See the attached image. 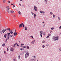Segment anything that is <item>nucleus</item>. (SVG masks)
Masks as SVG:
<instances>
[{"mask_svg": "<svg viewBox=\"0 0 61 61\" xmlns=\"http://www.w3.org/2000/svg\"><path fill=\"white\" fill-rule=\"evenodd\" d=\"M58 39H59V38L57 36L55 38H54L53 39L54 41H56V40H57Z\"/></svg>", "mask_w": 61, "mask_h": 61, "instance_id": "f257e3e1", "label": "nucleus"}, {"mask_svg": "<svg viewBox=\"0 0 61 61\" xmlns=\"http://www.w3.org/2000/svg\"><path fill=\"white\" fill-rule=\"evenodd\" d=\"M6 31V29H3L2 30V33H4L5 32V31Z\"/></svg>", "mask_w": 61, "mask_h": 61, "instance_id": "f03ea898", "label": "nucleus"}, {"mask_svg": "<svg viewBox=\"0 0 61 61\" xmlns=\"http://www.w3.org/2000/svg\"><path fill=\"white\" fill-rule=\"evenodd\" d=\"M34 8L35 10L36 11H37V7L36 6H35L34 7Z\"/></svg>", "mask_w": 61, "mask_h": 61, "instance_id": "7ed1b4c3", "label": "nucleus"}, {"mask_svg": "<svg viewBox=\"0 0 61 61\" xmlns=\"http://www.w3.org/2000/svg\"><path fill=\"white\" fill-rule=\"evenodd\" d=\"M23 25V23H21L19 25V28H20L21 27H22V26Z\"/></svg>", "mask_w": 61, "mask_h": 61, "instance_id": "20e7f679", "label": "nucleus"}, {"mask_svg": "<svg viewBox=\"0 0 61 61\" xmlns=\"http://www.w3.org/2000/svg\"><path fill=\"white\" fill-rule=\"evenodd\" d=\"M14 36H16L17 35V33H16V32L15 31L14 33Z\"/></svg>", "mask_w": 61, "mask_h": 61, "instance_id": "39448f33", "label": "nucleus"}, {"mask_svg": "<svg viewBox=\"0 0 61 61\" xmlns=\"http://www.w3.org/2000/svg\"><path fill=\"white\" fill-rule=\"evenodd\" d=\"M10 38V35H8L7 36V37L6 38V39H7L9 40V39Z\"/></svg>", "mask_w": 61, "mask_h": 61, "instance_id": "423d86ee", "label": "nucleus"}, {"mask_svg": "<svg viewBox=\"0 0 61 61\" xmlns=\"http://www.w3.org/2000/svg\"><path fill=\"white\" fill-rule=\"evenodd\" d=\"M6 7L7 10H9V9H10V8L9 7V6H6Z\"/></svg>", "mask_w": 61, "mask_h": 61, "instance_id": "0eeeda50", "label": "nucleus"}, {"mask_svg": "<svg viewBox=\"0 0 61 61\" xmlns=\"http://www.w3.org/2000/svg\"><path fill=\"white\" fill-rule=\"evenodd\" d=\"M40 12L41 13V14H44L45 12H44L43 11H40Z\"/></svg>", "mask_w": 61, "mask_h": 61, "instance_id": "6e6552de", "label": "nucleus"}, {"mask_svg": "<svg viewBox=\"0 0 61 61\" xmlns=\"http://www.w3.org/2000/svg\"><path fill=\"white\" fill-rule=\"evenodd\" d=\"M7 36V34H5L4 35V36L5 37V38H6V36Z\"/></svg>", "mask_w": 61, "mask_h": 61, "instance_id": "1a4fd4ad", "label": "nucleus"}, {"mask_svg": "<svg viewBox=\"0 0 61 61\" xmlns=\"http://www.w3.org/2000/svg\"><path fill=\"white\" fill-rule=\"evenodd\" d=\"M43 33V31H40V34L41 35Z\"/></svg>", "mask_w": 61, "mask_h": 61, "instance_id": "9d476101", "label": "nucleus"}, {"mask_svg": "<svg viewBox=\"0 0 61 61\" xmlns=\"http://www.w3.org/2000/svg\"><path fill=\"white\" fill-rule=\"evenodd\" d=\"M10 13H14V11L12 10H10Z\"/></svg>", "mask_w": 61, "mask_h": 61, "instance_id": "9b49d317", "label": "nucleus"}, {"mask_svg": "<svg viewBox=\"0 0 61 61\" xmlns=\"http://www.w3.org/2000/svg\"><path fill=\"white\" fill-rule=\"evenodd\" d=\"M35 40L33 41H32V42H31V44H34V42H35Z\"/></svg>", "mask_w": 61, "mask_h": 61, "instance_id": "f8f14e48", "label": "nucleus"}, {"mask_svg": "<svg viewBox=\"0 0 61 61\" xmlns=\"http://www.w3.org/2000/svg\"><path fill=\"white\" fill-rule=\"evenodd\" d=\"M24 49H25L23 48H20V50H21V51H22V50H24Z\"/></svg>", "mask_w": 61, "mask_h": 61, "instance_id": "ddd939ff", "label": "nucleus"}, {"mask_svg": "<svg viewBox=\"0 0 61 61\" xmlns=\"http://www.w3.org/2000/svg\"><path fill=\"white\" fill-rule=\"evenodd\" d=\"M26 54L27 56H29V54L28 52L26 53Z\"/></svg>", "mask_w": 61, "mask_h": 61, "instance_id": "4468645a", "label": "nucleus"}, {"mask_svg": "<svg viewBox=\"0 0 61 61\" xmlns=\"http://www.w3.org/2000/svg\"><path fill=\"white\" fill-rule=\"evenodd\" d=\"M10 50L11 51H13L14 50V49L13 48H11L10 49Z\"/></svg>", "mask_w": 61, "mask_h": 61, "instance_id": "2eb2a0df", "label": "nucleus"}, {"mask_svg": "<svg viewBox=\"0 0 61 61\" xmlns=\"http://www.w3.org/2000/svg\"><path fill=\"white\" fill-rule=\"evenodd\" d=\"M5 46V43H3L2 45V46Z\"/></svg>", "mask_w": 61, "mask_h": 61, "instance_id": "dca6fc26", "label": "nucleus"}, {"mask_svg": "<svg viewBox=\"0 0 61 61\" xmlns=\"http://www.w3.org/2000/svg\"><path fill=\"white\" fill-rule=\"evenodd\" d=\"M35 59H32L31 60V61H35Z\"/></svg>", "mask_w": 61, "mask_h": 61, "instance_id": "f3484780", "label": "nucleus"}, {"mask_svg": "<svg viewBox=\"0 0 61 61\" xmlns=\"http://www.w3.org/2000/svg\"><path fill=\"white\" fill-rule=\"evenodd\" d=\"M6 11L8 13H9V10H7Z\"/></svg>", "mask_w": 61, "mask_h": 61, "instance_id": "a211bd4d", "label": "nucleus"}, {"mask_svg": "<svg viewBox=\"0 0 61 61\" xmlns=\"http://www.w3.org/2000/svg\"><path fill=\"white\" fill-rule=\"evenodd\" d=\"M22 47L23 48H26V47L25 46H22Z\"/></svg>", "mask_w": 61, "mask_h": 61, "instance_id": "6ab92c4d", "label": "nucleus"}, {"mask_svg": "<svg viewBox=\"0 0 61 61\" xmlns=\"http://www.w3.org/2000/svg\"><path fill=\"white\" fill-rule=\"evenodd\" d=\"M25 58H27L28 56H26V54H25Z\"/></svg>", "mask_w": 61, "mask_h": 61, "instance_id": "aec40b11", "label": "nucleus"}, {"mask_svg": "<svg viewBox=\"0 0 61 61\" xmlns=\"http://www.w3.org/2000/svg\"><path fill=\"white\" fill-rule=\"evenodd\" d=\"M25 30H27V28L26 27H25Z\"/></svg>", "mask_w": 61, "mask_h": 61, "instance_id": "412c9836", "label": "nucleus"}, {"mask_svg": "<svg viewBox=\"0 0 61 61\" xmlns=\"http://www.w3.org/2000/svg\"><path fill=\"white\" fill-rule=\"evenodd\" d=\"M5 1H6V0H4L3 1V2L4 3H5Z\"/></svg>", "mask_w": 61, "mask_h": 61, "instance_id": "4be33fe9", "label": "nucleus"}, {"mask_svg": "<svg viewBox=\"0 0 61 61\" xmlns=\"http://www.w3.org/2000/svg\"><path fill=\"white\" fill-rule=\"evenodd\" d=\"M6 29V30H10V28H7Z\"/></svg>", "mask_w": 61, "mask_h": 61, "instance_id": "5701e85b", "label": "nucleus"}, {"mask_svg": "<svg viewBox=\"0 0 61 61\" xmlns=\"http://www.w3.org/2000/svg\"><path fill=\"white\" fill-rule=\"evenodd\" d=\"M18 14H19L20 15H21V13L20 11H19Z\"/></svg>", "mask_w": 61, "mask_h": 61, "instance_id": "b1692460", "label": "nucleus"}, {"mask_svg": "<svg viewBox=\"0 0 61 61\" xmlns=\"http://www.w3.org/2000/svg\"><path fill=\"white\" fill-rule=\"evenodd\" d=\"M27 49H29V46H27Z\"/></svg>", "mask_w": 61, "mask_h": 61, "instance_id": "393cba45", "label": "nucleus"}, {"mask_svg": "<svg viewBox=\"0 0 61 61\" xmlns=\"http://www.w3.org/2000/svg\"><path fill=\"white\" fill-rule=\"evenodd\" d=\"M56 17V15H53V17L54 18H55Z\"/></svg>", "mask_w": 61, "mask_h": 61, "instance_id": "a878e982", "label": "nucleus"}, {"mask_svg": "<svg viewBox=\"0 0 61 61\" xmlns=\"http://www.w3.org/2000/svg\"><path fill=\"white\" fill-rule=\"evenodd\" d=\"M20 57H21L20 56V55H19V56L18 58L19 59V58H20Z\"/></svg>", "mask_w": 61, "mask_h": 61, "instance_id": "bb28decb", "label": "nucleus"}, {"mask_svg": "<svg viewBox=\"0 0 61 61\" xmlns=\"http://www.w3.org/2000/svg\"><path fill=\"white\" fill-rule=\"evenodd\" d=\"M45 41H42V43H45Z\"/></svg>", "mask_w": 61, "mask_h": 61, "instance_id": "cd10ccee", "label": "nucleus"}, {"mask_svg": "<svg viewBox=\"0 0 61 61\" xmlns=\"http://www.w3.org/2000/svg\"><path fill=\"white\" fill-rule=\"evenodd\" d=\"M17 44H15L14 45V47H15V45H17Z\"/></svg>", "mask_w": 61, "mask_h": 61, "instance_id": "c85d7f7f", "label": "nucleus"}, {"mask_svg": "<svg viewBox=\"0 0 61 61\" xmlns=\"http://www.w3.org/2000/svg\"><path fill=\"white\" fill-rule=\"evenodd\" d=\"M30 37H31L33 39H34V37H33V36H30Z\"/></svg>", "mask_w": 61, "mask_h": 61, "instance_id": "c756f323", "label": "nucleus"}, {"mask_svg": "<svg viewBox=\"0 0 61 61\" xmlns=\"http://www.w3.org/2000/svg\"><path fill=\"white\" fill-rule=\"evenodd\" d=\"M44 2H45V3H46V2H47V1L46 0H44Z\"/></svg>", "mask_w": 61, "mask_h": 61, "instance_id": "7c9ffc66", "label": "nucleus"}, {"mask_svg": "<svg viewBox=\"0 0 61 61\" xmlns=\"http://www.w3.org/2000/svg\"><path fill=\"white\" fill-rule=\"evenodd\" d=\"M31 13H32V15H34V13L32 11H31Z\"/></svg>", "mask_w": 61, "mask_h": 61, "instance_id": "2f4dec72", "label": "nucleus"}, {"mask_svg": "<svg viewBox=\"0 0 61 61\" xmlns=\"http://www.w3.org/2000/svg\"><path fill=\"white\" fill-rule=\"evenodd\" d=\"M36 16V15L35 14H34V17H35Z\"/></svg>", "mask_w": 61, "mask_h": 61, "instance_id": "473e14b6", "label": "nucleus"}, {"mask_svg": "<svg viewBox=\"0 0 61 61\" xmlns=\"http://www.w3.org/2000/svg\"><path fill=\"white\" fill-rule=\"evenodd\" d=\"M50 14H51V15H53V13L52 12H50Z\"/></svg>", "mask_w": 61, "mask_h": 61, "instance_id": "72a5a7b5", "label": "nucleus"}, {"mask_svg": "<svg viewBox=\"0 0 61 61\" xmlns=\"http://www.w3.org/2000/svg\"><path fill=\"white\" fill-rule=\"evenodd\" d=\"M14 61H16V59H14Z\"/></svg>", "mask_w": 61, "mask_h": 61, "instance_id": "f704fd0d", "label": "nucleus"}, {"mask_svg": "<svg viewBox=\"0 0 61 61\" xmlns=\"http://www.w3.org/2000/svg\"><path fill=\"white\" fill-rule=\"evenodd\" d=\"M7 39H6L5 41V43H7Z\"/></svg>", "mask_w": 61, "mask_h": 61, "instance_id": "c9c22d12", "label": "nucleus"}, {"mask_svg": "<svg viewBox=\"0 0 61 61\" xmlns=\"http://www.w3.org/2000/svg\"><path fill=\"white\" fill-rule=\"evenodd\" d=\"M2 31H0V34H2Z\"/></svg>", "mask_w": 61, "mask_h": 61, "instance_id": "e433bc0d", "label": "nucleus"}, {"mask_svg": "<svg viewBox=\"0 0 61 61\" xmlns=\"http://www.w3.org/2000/svg\"><path fill=\"white\" fill-rule=\"evenodd\" d=\"M43 35H45L46 34V33H45V32H44L43 33Z\"/></svg>", "mask_w": 61, "mask_h": 61, "instance_id": "4c0bfd02", "label": "nucleus"}, {"mask_svg": "<svg viewBox=\"0 0 61 61\" xmlns=\"http://www.w3.org/2000/svg\"><path fill=\"white\" fill-rule=\"evenodd\" d=\"M10 34V33H8L7 34V35H9Z\"/></svg>", "mask_w": 61, "mask_h": 61, "instance_id": "58836bf2", "label": "nucleus"}, {"mask_svg": "<svg viewBox=\"0 0 61 61\" xmlns=\"http://www.w3.org/2000/svg\"><path fill=\"white\" fill-rule=\"evenodd\" d=\"M42 47H43V48H44V47H45V46H44V45Z\"/></svg>", "mask_w": 61, "mask_h": 61, "instance_id": "ea45409f", "label": "nucleus"}, {"mask_svg": "<svg viewBox=\"0 0 61 61\" xmlns=\"http://www.w3.org/2000/svg\"><path fill=\"white\" fill-rule=\"evenodd\" d=\"M13 31H11V32H10V33L11 34H13Z\"/></svg>", "mask_w": 61, "mask_h": 61, "instance_id": "a19ab883", "label": "nucleus"}, {"mask_svg": "<svg viewBox=\"0 0 61 61\" xmlns=\"http://www.w3.org/2000/svg\"><path fill=\"white\" fill-rule=\"evenodd\" d=\"M59 50L60 51H61V48H60V49H59Z\"/></svg>", "mask_w": 61, "mask_h": 61, "instance_id": "79ce46f5", "label": "nucleus"}, {"mask_svg": "<svg viewBox=\"0 0 61 61\" xmlns=\"http://www.w3.org/2000/svg\"><path fill=\"white\" fill-rule=\"evenodd\" d=\"M13 7H14V8L15 7V5H13Z\"/></svg>", "mask_w": 61, "mask_h": 61, "instance_id": "37998d69", "label": "nucleus"}, {"mask_svg": "<svg viewBox=\"0 0 61 61\" xmlns=\"http://www.w3.org/2000/svg\"><path fill=\"white\" fill-rule=\"evenodd\" d=\"M51 30H53L54 29V28H51Z\"/></svg>", "mask_w": 61, "mask_h": 61, "instance_id": "c03bdc74", "label": "nucleus"}, {"mask_svg": "<svg viewBox=\"0 0 61 61\" xmlns=\"http://www.w3.org/2000/svg\"><path fill=\"white\" fill-rule=\"evenodd\" d=\"M51 35L50 34H49L48 35V36H50Z\"/></svg>", "mask_w": 61, "mask_h": 61, "instance_id": "a18cd8bd", "label": "nucleus"}, {"mask_svg": "<svg viewBox=\"0 0 61 61\" xmlns=\"http://www.w3.org/2000/svg\"><path fill=\"white\" fill-rule=\"evenodd\" d=\"M58 19L59 20H60V17H58Z\"/></svg>", "mask_w": 61, "mask_h": 61, "instance_id": "49530a36", "label": "nucleus"}, {"mask_svg": "<svg viewBox=\"0 0 61 61\" xmlns=\"http://www.w3.org/2000/svg\"><path fill=\"white\" fill-rule=\"evenodd\" d=\"M8 50H9V49H8V48H7V51H8Z\"/></svg>", "mask_w": 61, "mask_h": 61, "instance_id": "de8ad7c7", "label": "nucleus"}, {"mask_svg": "<svg viewBox=\"0 0 61 61\" xmlns=\"http://www.w3.org/2000/svg\"><path fill=\"white\" fill-rule=\"evenodd\" d=\"M17 46H19V45H18V44H17Z\"/></svg>", "mask_w": 61, "mask_h": 61, "instance_id": "09e8293b", "label": "nucleus"}, {"mask_svg": "<svg viewBox=\"0 0 61 61\" xmlns=\"http://www.w3.org/2000/svg\"><path fill=\"white\" fill-rule=\"evenodd\" d=\"M12 36H13V35H10V37H12Z\"/></svg>", "mask_w": 61, "mask_h": 61, "instance_id": "8fccbe9b", "label": "nucleus"}, {"mask_svg": "<svg viewBox=\"0 0 61 61\" xmlns=\"http://www.w3.org/2000/svg\"><path fill=\"white\" fill-rule=\"evenodd\" d=\"M33 57H36L35 56H32Z\"/></svg>", "mask_w": 61, "mask_h": 61, "instance_id": "3c124183", "label": "nucleus"}, {"mask_svg": "<svg viewBox=\"0 0 61 61\" xmlns=\"http://www.w3.org/2000/svg\"><path fill=\"white\" fill-rule=\"evenodd\" d=\"M48 37H49V36H48L46 38H48Z\"/></svg>", "mask_w": 61, "mask_h": 61, "instance_id": "603ef678", "label": "nucleus"}, {"mask_svg": "<svg viewBox=\"0 0 61 61\" xmlns=\"http://www.w3.org/2000/svg\"><path fill=\"white\" fill-rule=\"evenodd\" d=\"M24 44H21V46H24Z\"/></svg>", "mask_w": 61, "mask_h": 61, "instance_id": "864d4df0", "label": "nucleus"}, {"mask_svg": "<svg viewBox=\"0 0 61 61\" xmlns=\"http://www.w3.org/2000/svg\"><path fill=\"white\" fill-rule=\"evenodd\" d=\"M11 5H14V3H13V4H11Z\"/></svg>", "mask_w": 61, "mask_h": 61, "instance_id": "5fc2aeb1", "label": "nucleus"}, {"mask_svg": "<svg viewBox=\"0 0 61 61\" xmlns=\"http://www.w3.org/2000/svg\"><path fill=\"white\" fill-rule=\"evenodd\" d=\"M59 28H60V29H61V26H60V27Z\"/></svg>", "mask_w": 61, "mask_h": 61, "instance_id": "6e6d98bb", "label": "nucleus"}, {"mask_svg": "<svg viewBox=\"0 0 61 61\" xmlns=\"http://www.w3.org/2000/svg\"><path fill=\"white\" fill-rule=\"evenodd\" d=\"M45 24H44V25L43 26H45Z\"/></svg>", "mask_w": 61, "mask_h": 61, "instance_id": "4d7b16f0", "label": "nucleus"}, {"mask_svg": "<svg viewBox=\"0 0 61 61\" xmlns=\"http://www.w3.org/2000/svg\"><path fill=\"white\" fill-rule=\"evenodd\" d=\"M19 5L20 6H21V4H19Z\"/></svg>", "mask_w": 61, "mask_h": 61, "instance_id": "13d9d810", "label": "nucleus"}, {"mask_svg": "<svg viewBox=\"0 0 61 61\" xmlns=\"http://www.w3.org/2000/svg\"><path fill=\"white\" fill-rule=\"evenodd\" d=\"M41 37H42V35H41Z\"/></svg>", "mask_w": 61, "mask_h": 61, "instance_id": "bf43d9fd", "label": "nucleus"}, {"mask_svg": "<svg viewBox=\"0 0 61 61\" xmlns=\"http://www.w3.org/2000/svg\"><path fill=\"white\" fill-rule=\"evenodd\" d=\"M24 27V24L23 25V27Z\"/></svg>", "mask_w": 61, "mask_h": 61, "instance_id": "052dcab7", "label": "nucleus"}, {"mask_svg": "<svg viewBox=\"0 0 61 61\" xmlns=\"http://www.w3.org/2000/svg\"><path fill=\"white\" fill-rule=\"evenodd\" d=\"M5 52H5V51H4V54H5Z\"/></svg>", "mask_w": 61, "mask_h": 61, "instance_id": "680f3d73", "label": "nucleus"}, {"mask_svg": "<svg viewBox=\"0 0 61 61\" xmlns=\"http://www.w3.org/2000/svg\"><path fill=\"white\" fill-rule=\"evenodd\" d=\"M20 1H23V0H20Z\"/></svg>", "mask_w": 61, "mask_h": 61, "instance_id": "e2e57ef3", "label": "nucleus"}, {"mask_svg": "<svg viewBox=\"0 0 61 61\" xmlns=\"http://www.w3.org/2000/svg\"><path fill=\"white\" fill-rule=\"evenodd\" d=\"M8 2L9 3H10V1H9Z\"/></svg>", "mask_w": 61, "mask_h": 61, "instance_id": "0e129e2a", "label": "nucleus"}, {"mask_svg": "<svg viewBox=\"0 0 61 61\" xmlns=\"http://www.w3.org/2000/svg\"><path fill=\"white\" fill-rule=\"evenodd\" d=\"M14 17H15V15H14Z\"/></svg>", "mask_w": 61, "mask_h": 61, "instance_id": "69168bd1", "label": "nucleus"}, {"mask_svg": "<svg viewBox=\"0 0 61 61\" xmlns=\"http://www.w3.org/2000/svg\"><path fill=\"white\" fill-rule=\"evenodd\" d=\"M45 23V22H42V23Z\"/></svg>", "mask_w": 61, "mask_h": 61, "instance_id": "338daca9", "label": "nucleus"}, {"mask_svg": "<svg viewBox=\"0 0 61 61\" xmlns=\"http://www.w3.org/2000/svg\"><path fill=\"white\" fill-rule=\"evenodd\" d=\"M9 30V32H10V30Z\"/></svg>", "mask_w": 61, "mask_h": 61, "instance_id": "774afa93", "label": "nucleus"}]
</instances>
